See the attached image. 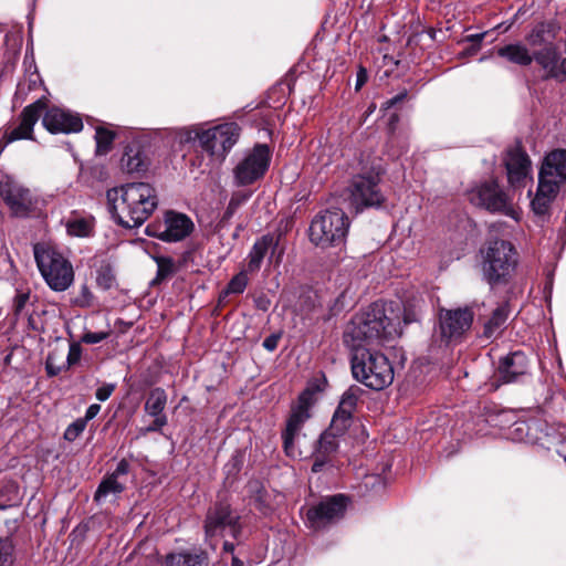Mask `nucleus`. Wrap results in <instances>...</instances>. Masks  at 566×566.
I'll return each instance as SVG.
<instances>
[{
	"label": "nucleus",
	"instance_id": "nucleus-26",
	"mask_svg": "<svg viewBox=\"0 0 566 566\" xmlns=\"http://www.w3.org/2000/svg\"><path fill=\"white\" fill-rule=\"evenodd\" d=\"M509 313L510 311L506 304L497 306L493 311L490 319L485 323L483 335L486 338H496L500 336L507 321Z\"/></svg>",
	"mask_w": 566,
	"mask_h": 566
},
{
	"label": "nucleus",
	"instance_id": "nucleus-20",
	"mask_svg": "<svg viewBox=\"0 0 566 566\" xmlns=\"http://www.w3.org/2000/svg\"><path fill=\"white\" fill-rule=\"evenodd\" d=\"M167 405V394L163 388L153 389L145 402V411L154 417V421L145 429L146 432H154L161 430L167 424V417L164 410Z\"/></svg>",
	"mask_w": 566,
	"mask_h": 566
},
{
	"label": "nucleus",
	"instance_id": "nucleus-52",
	"mask_svg": "<svg viewBox=\"0 0 566 566\" xmlns=\"http://www.w3.org/2000/svg\"><path fill=\"white\" fill-rule=\"evenodd\" d=\"M101 410V406L97 405V403H93L87 409H86V412H85V417L84 418H81L82 420H85V423H87V421L92 420L93 418H95L97 416V413L99 412Z\"/></svg>",
	"mask_w": 566,
	"mask_h": 566
},
{
	"label": "nucleus",
	"instance_id": "nucleus-57",
	"mask_svg": "<svg viewBox=\"0 0 566 566\" xmlns=\"http://www.w3.org/2000/svg\"><path fill=\"white\" fill-rule=\"evenodd\" d=\"M223 548H224V551H227V552H233V549H234V545H233L232 543L224 542V544H223Z\"/></svg>",
	"mask_w": 566,
	"mask_h": 566
},
{
	"label": "nucleus",
	"instance_id": "nucleus-19",
	"mask_svg": "<svg viewBox=\"0 0 566 566\" xmlns=\"http://www.w3.org/2000/svg\"><path fill=\"white\" fill-rule=\"evenodd\" d=\"M509 182L513 187L525 185L532 169L528 155L520 147H514L507 151L505 158Z\"/></svg>",
	"mask_w": 566,
	"mask_h": 566
},
{
	"label": "nucleus",
	"instance_id": "nucleus-30",
	"mask_svg": "<svg viewBox=\"0 0 566 566\" xmlns=\"http://www.w3.org/2000/svg\"><path fill=\"white\" fill-rule=\"evenodd\" d=\"M363 394H364V389H361L359 386H356V385L350 386L342 395L337 410L342 411L343 413L353 416V413L356 410L357 402Z\"/></svg>",
	"mask_w": 566,
	"mask_h": 566
},
{
	"label": "nucleus",
	"instance_id": "nucleus-43",
	"mask_svg": "<svg viewBox=\"0 0 566 566\" xmlns=\"http://www.w3.org/2000/svg\"><path fill=\"white\" fill-rule=\"evenodd\" d=\"M528 43L532 46H538L548 44V42L545 39V30L544 27L536 28L532 31V33L527 38Z\"/></svg>",
	"mask_w": 566,
	"mask_h": 566
},
{
	"label": "nucleus",
	"instance_id": "nucleus-25",
	"mask_svg": "<svg viewBox=\"0 0 566 566\" xmlns=\"http://www.w3.org/2000/svg\"><path fill=\"white\" fill-rule=\"evenodd\" d=\"M120 167L128 174L146 170L147 163L138 146H127L120 158Z\"/></svg>",
	"mask_w": 566,
	"mask_h": 566
},
{
	"label": "nucleus",
	"instance_id": "nucleus-21",
	"mask_svg": "<svg viewBox=\"0 0 566 566\" xmlns=\"http://www.w3.org/2000/svg\"><path fill=\"white\" fill-rule=\"evenodd\" d=\"M528 370V360L524 353L514 352L501 359L497 369L499 379L502 382L517 381Z\"/></svg>",
	"mask_w": 566,
	"mask_h": 566
},
{
	"label": "nucleus",
	"instance_id": "nucleus-23",
	"mask_svg": "<svg viewBox=\"0 0 566 566\" xmlns=\"http://www.w3.org/2000/svg\"><path fill=\"white\" fill-rule=\"evenodd\" d=\"M338 450L337 437L332 436L331 432L324 431L318 441L316 442L315 449L312 453L314 459L312 471L318 473L323 468L331 461V458Z\"/></svg>",
	"mask_w": 566,
	"mask_h": 566
},
{
	"label": "nucleus",
	"instance_id": "nucleus-34",
	"mask_svg": "<svg viewBox=\"0 0 566 566\" xmlns=\"http://www.w3.org/2000/svg\"><path fill=\"white\" fill-rule=\"evenodd\" d=\"M93 223L85 218H73L66 222L67 233L75 237H88L92 232Z\"/></svg>",
	"mask_w": 566,
	"mask_h": 566
},
{
	"label": "nucleus",
	"instance_id": "nucleus-24",
	"mask_svg": "<svg viewBox=\"0 0 566 566\" xmlns=\"http://www.w3.org/2000/svg\"><path fill=\"white\" fill-rule=\"evenodd\" d=\"M497 54L511 63L527 66L533 62V55L522 43H511L497 49Z\"/></svg>",
	"mask_w": 566,
	"mask_h": 566
},
{
	"label": "nucleus",
	"instance_id": "nucleus-49",
	"mask_svg": "<svg viewBox=\"0 0 566 566\" xmlns=\"http://www.w3.org/2000/svg\"><path fill=\"white\" fill-rule=\"evenodd\" d=\"M129 468H130L129 462L126 459H122L118 462L114 472L111 473V475H113L119 480L120 476L126 475L129 472Z\"/></svg>",
	"mask_w": 566,
	"mask_h": 566
},
{
	"label": "nucleus",
	"instance_id": "nucleus-41",
	"mask_svg": "<svg viewBox=\"0 0 566 566\" xmlns=\"http://www.w3.org/2000/svg\"><path fill=\"white\" fill-rule=\"evenodd\" d=\"M13 546L8 539H0V566H10L12 564Z\"/></svg>",
	"mask_w": 566,
	"mask_h": 566
},
{
	"label": "nucleus",
	"instance_id": "nucleus-3",
	"mask_svg": "<svg viewBox=\"0 0 566 566\" xmlns=\"http://www.w3.org/2000/svg\"><path fill=\"white\" fill-rule=\"evenodd\" d=\"M480 253L483 280L491 286L506 284L517 265L513 244L505 240L489 241Z\"/></svg>",
	"mask_w": 566,
	"mask_h": 566
},
{
	"label": "nucleus",
	"instance_id": "nucleus-55",
	"mask_svg": "<svg viewBox=\"0 0 566 566\" xmlns=\"http://www.w3.org/2000/svg\"><path fill=\"white\" fill-rule=\"evenodd\" d=\"M80 352L76 347L72 346L67 355V364L72 365L78 360Z\"/></svg>",
	"mask_w": 566,
	"mask_h": 566
},
{
	"label": "nucleus",
	"instance_id": "nucleus-22",
	"mask_svg": "<svg viewBox=\"0 0 566 566\" xmlns=\"http://www.w3.org/2000/svg\"><path fill=\"white\" fill-rule=\"evenodd\" d=\"M559 191L551 185L538 181L536 193L531 201L532 211L537 218V222L544 223L549 219L552 205Z\"/></svg>",
	"mask_w": 566,
	"mask_h": 566
},
{
	"label": "nucleus",
	"instance_id": "nucleus-51",
	"mask_svg": "<svg viewBox=\"0 0 566 566\" xmlns=\"http://www.w3.org/2000/svg\"><path fill=\"white\" fill-rule=\"evenodd\" d=\"M407 94H408L407 90H403L402 92H400L396 96L389 98L388 101H386L384 103L385 108H390V107L397 105L398 103H401L402 101H405L407 98Z\"/></svg>",
	"mask_w": 566,
	"mask_h": 566
},
{
	"label": "nucleus",
	"instance_id": "nucleus-53",
	"mask_svg": "<svg viewBox=\"0 0 566 566\" xmlns=\"http://www.w3.org/2000/svg\"><path fill=\"white\" fill-rule=\"evenodd\" d=\"M566 76V59L557 60L556 75L555 78H563Z\"/></svg>",
	"mask_w": 566,
	"mask_h": 566
},
{
	"label": "nucleus",
	"instance_id": "nucleus-10",
	"mask_svg": "<svg viewBox=\"0 0 566 566\" xmlns=\"http://www.w3.org/2000/svg\"><path fill=\"white\" fill-rule=\"evenodd\" d=\"M205 531L209 538L226 535L235 538L241 531L239 515L228 504H216L207 513Z\"/></svg>",
	"mask_w": 566,
	"mask_h": 566
},
{
	"label": "nucleus",
	"instance_id": "nucleus-48",
	"mask_svg": "<svg viewBox=\"0 0 566 566\" xmlns=\"http://www.w3.org/2000/svg\"><path fill=\"white\" fill-rule=\"evenodd\" d=\"M281 338V334H271L263 340V347L273 352L277 348L279 340Z\"/></svg>",
	"mask_w": 566,
	"mask_h": 566
},
{
	"label": "nucleus",
	"instance_id": "nucleus-27",
	"mask_svg": "<svg viewBox=\"0 0 566 566\" xmlns=\"http://www.w3.org/2000/svg\"><path fill=\"white\" fill-rule=\"evenodd\" d=\"M273 244V238L270 235H263L256 240L248 255V271L256 272L261 268L262 261L266 255L269 249Z\"/></svg>",
	"mask_w": 566,
	"mask_h": 566
},
{
	"label": "nucleus",
	"instance_id": "nucleus-56",
	"mask_svg": "<svg viewBox=\"0 0 566 566\" xmlns=\"http://www.w3.org/2000/svg\"><path fill=\"white\" fill-rule=\"evenodd\" d=\"M484 35H485L484 33L471 34V35L467 36V40L472 43L480 44V42L483 40Z\"/></svg>",
	"mask_w": 566,
	"mask_h": 566
},
{
	"label": "nucleus",
	"instance_id": "nucleus-39",
	"mask_svg": "<svg viewBox=\"0 0 566 566\" xmlns=\"http://www.w3.org/2000/svg\"><path fill=\"white\" fill-rule=\"evenodd\" d=\"M156 262L158 266V280H164L174 273V261L170 258L159 256L156 259Z\"/></svg>",
	"mask_w": 566,
	"mask_h": 566
},
{
	"label": "nucleus",
	"instance_id": "nucleus-8",
	"mask_svg": "<svg viewBox=\"0 0 566 566\" xmlns=\"http://www.w3.org/2000/svg\"><path fill=\"white\" fill-rule=\"evenodd\" d=\"M312 405L313 394L310 390H305L300 395L297 402L292 407L285 430L282 432L283 448L287 457L296 458L301 455V452L294 444V440L300 436L304 423L310 419V408Z\"/></svg>",
	"mask_w": 566,
	"mask_h": 566
},
{
	"label": "nucleus",
	"instance_id": "nucleus-15",
	"mask_svg": "<svg viewBox=\"0 0 566 566\" xmlns=\"http://www.w3.org/2000/svg\"><path fill=\"white\" fill-rule=\"evenodd\" d=\"M45 108V98H39L28 105L20 115V124L3 135L2 142H4V145L20 139H33V127Z\"/></svg>",
	"mask_w": 566,
	"mask_h": 566
},
{
	"label": "nucleus",
	"instance_id": "nucleus-45",
	"mask_svg": "<svg viewBox=\"0 0 566 566\" xmlns=\"http://www.w3.org/2000/svg\"><path fill=\"white\" fill-rule=\"evenodd\" d=\"M249 488L252 492L256 493V495L254 497L256 507L259 510L263 511L266 507L265 500L263 499V493H264L263 488L258 482L251 483L249 485Z\"/></svg>",
	"mask_w": 566,
	"mask_h": 566
},
{
	"label": "nucleus",
	"instance_id": "nucleus-1",
	"mask_svg": "<svg viewBox=\"0 0 566 566\" xmlns=\"http://www.w3.org/2000/svg\"><path fill=\"white\" fill-rule=\"evenodd\" d=\"M418 319L416 311L390 302L373 303L366 311L353 316L347 324L343 342L352 353V373L356 380L374 390H381L394 381V367L389 359L370 347L382 346L401 335V322L409 324Z\"/></svg>",
	"mask_w": 566,
	"mask_h": 566
},
{
	"label": "nucleus",
	"instance_id": "nucleus-35",
	"mask_svg": "<svg viewBox=\"0 0 566 566\" xmlns=\"http://www.w3.org/2000/svg\"><path fill=\"white\" fill-rule=\"evenodd\" d=\"M248 285V277L244 272L234 275L227 285L226 294H241Z\"/></svg>",
	"mask_w": 566,
	"mask_h": 566
},
{
	"label": "nucleus",
	"instance_id": "nucleus-42",
	"mask_svg": "<svg viewBox=\"0 0 566 566\" xmlns=\"http://www.w3.org/2000/svg\"><path fill=\"white\" fill-rule=\"evenodd\" d=\"M30 300L29 292H18L13 298L12 310L17 317L23 314V311Z\"/></svg>",
	"mask_w": 566,
	"mask_h": 566
},
{
	"label": "nucleus",
	"instance_id": "nucleus-50",
	"mask_svg": "<svg viewBox=\"0 0 566 566\" xmlns=\"http://www.w3.org/2000/svg\"><path fill=\"white\" fill-rule=\"evenodd\" d=\"M53 360H54L53 355L50 354L48 356L46 363H45V368H46V373L49 376H56L62 370V368L60 366L54 365Z\"/></svg>",
	"mask_w": 566,
	"mask_h": 566
},
{
	"label": "nucleus",
	"instance_id": "nucleus-37",
	"mask_svg": "<svg viewBox=\"0 0 566 566\" xmlns=\"http://www.w3.org/2000/svg\"><path fill=\"white\" fill-rule=\"evenodd\" d=\"M203 129L199 127H184L176 130V138L180 144H186L198 139L200 142V135Z\"/></svg>",
	"mask_w": 566,
	"mask_h": 566
},
{
	"label": "nucleus",
	"instance_id": "nucleus-11",
	"mask_svg": "<svg viewBox=\"0 0 566 566\" xmlns=\"http://www.w3.org/2000/svg\"><path fill=\"white\" fill-rule=\"evenodd\" d=\"M347 503L343 494L325 497L318 504L308 509L307 522L314 530L326 527L344 516Z\"/></svg>",
	"mask_w": 566,
	"mask_h": 566
},
{
	"label": "nucleus",
	"instance_id": "nucleus-7",
	"mask_svg": "<svg viewBox=\"0 0 566 566\" xmlns=\"http://www.w3.org/2000/svg\"><path fill=\"white\" fill-rule=\"evenodd\" d=\"M271 150L265 144H258L233 169L238 186H248L262 178L269 168Z\"/></svg>",
	"mask_w": 566,
	"mask_h": 566
},
{
	"label": "nucleus",
	"instance_id": "nucleus-58",
	"mask_svg": "<svg viewBox=\"0 0 566 566\" xmlns=\"http://www.w3.org/2000/svg\"><path fill=\"white\" fill-rule=\"evenodd\" d=\"M231 566H243V563L239 558L233 557Z\"/></svg>",
	"mask_w": 566,
	"mask_h": 566
},
{
	"label": "nucleus",
	"instance_id": "nucleus-28",
	"mask_svg": "<svg viewBox=\"0 0 566 566\" xmlns=\"http://www.w3.org/2000/svg\"><path fill=\"white\" fill-rule=\"evenodd\" d=\"M532 55L533 60L543 67L548 76L554 77V75H556L558 53L557 49L551 42Z\"/></svg>",
	"mask_w": 566,
	"mask_h": 566
},
{
	"label": "nucleus",
	"instance_id": "nucleus-36",
	"mask_svg": "<svg viewBox=\"0 0 566 566\" xmlns=\"http://www.w3.org/2000/svg\"><path fill=\"white\" fill-rule=\"evenodd\" d=\"M93 293L86 284L81 285L77 295L72 300V304L82 308L93 305Z\"/></svg>",
	"mask_w": 566,
	"mask_h": 566
},
{
	"label": "nucleus",
	"instance_id": "nucleus-33",
	"mask_svg": "<svg viewBox=\"0 0 566 566\" xmlns=\"http://www.w3.org/2000/svg\"><path fill=\"white\" fill-rule=\"evenodd\" d=\"M353 416L343 413L342 411L337 410L334 412V416L332 418L331 426L326 432H331L332 436L339 437L344 434L347 429L350 426Z\"/></svg>",
	"mask_w": 566,
	"mask_h": 566
},
{
	"label": "nucleus",
	"instance_id": "nucleus-14",
	"mask_svg": "<svg viewBox=\"0 0 566 566\" xmlns=\"http://www.w3.org/2000/svg\"><path fill=\"white\" fill-rule=\"evenodd\" d=\"M473 312L469 307L442 310L440 312V332L448 340L460 338L468 332L473 322Z\"/></svg>",
	"mask_w": 566,
	"mask_h": 566
},
{
	"label": "nucleus",
	"instance_id": "nucleus-40",
	"mask_svg": "<svg viewBox=\"0 0 566 566\" xmlns=\"http://www.w3.org/2000/svg\"><path fill=\"white\" fill-rule=\"evenodd\" d=\"M86 427L85 420L81 418L72 422L64 432V439L67 441H74L84 431Z\"/></svg>",
	"mask_w": 566,
	"mask_h": 566
},
{
	"label": "nucleus",
	"instance_id": "nucleus-9",
	"mask_svg": "<svg viewBox=\"0 0 566 566\" xmlns=\"http://www.w3.org/2000/svg\"><path fill=\"white\" fill-rule=\"evenodd\" d=\"M195 229L192 220L185 213L167 211L163 224H149L146 233L164 242H179L191 234Z\"/></svg>",
	"mask_w": 566,
	"mask_h": 566
},
{
	"label": "nucleus",
	"instance_id": "nucleus-47",
	"mask_svg": "<svg viewBox=\"0 0 566 566\" xmlns=\"http://www.w3.org/2000/svg\"><path fill=\"white\" fill-rule=\"evenodd\" d=\"M245 200L247 196H232L226 210V217L230 218Z\"/></svg>",
	"mask_w": 566,
	"mask_h": 566
},
{
	"label": "nucleus",
	"instance_id": "nucleus-16",
	"mask_svg": "<svg viewBox=\"0 0 566 566\" xmlns=\"http://www.w3.org/2000/svg\"><path fill=\"white\" fill-rule=\"evenodd\" d=\"M469 200L474 206L489 211H503L507 207V196L496 181H485L469 192Z\"/></svg>",
	"mask_w": 566,
	"mask_h": 566
},
{
	"label": "nucleus",
	"instance_id": "nucleus-12",
	"mask_svg": "<svg viewBox=\"0 0 566 566\" xmlns=\"http://www.w3.org/2000/svg\"><path fill=\"white\" fill-rule=\"evenodd\" d=\"M0 195L15 216H27L38 202L29 188L9 177L1 181Z\"/></svg>",
	"mask_w": 566,
	"mask_h": 566
},
{
	"label": "nucleus",
	"instance_id": "nucleus-46",
	"mask_svg": "<svg viewBox=\"0 0 566 566\" xmlns=\"http://www.w3.org/2000/svg\"><path fill=\"white\" fill-rule=\"evenodd\" d=\"M115 388H116L115 384H104L103 386H101L96 389L95 397L99 401H105L112 396Z\"/></svg>",
	"mask_w": 566,
	"mask_h": 566
},
{
	"label": "nucleus",
	"instance_id": "nucleus-38",
	"mask_svg": "<svg viewBox=\"0 0 566 566\" xmlns=\"http://www.w3.org/2000/svg\"><path fill=\"white\" fill-rule=\"evenodd\" d=\"M115 276L109 264L102 265L97 271L96 281L104 289H109L114 283Z\"/></svg>",
	"mask_w": 566,
	"mask_h": 566
},
{
	"label": "nucleus",
	"instance_id": "nucleus-44",
	"mask_svg": "<svg viewBox=\"0 0 566 566\" xmlns=\"http://www.w3.org/2000/svg\"><path fill=\"white\" fill-rule=\"evenodd\" d=\"M109 336V332H86L81 340L85 344H97Z\"/></svg>",
	"mask_w": 566,
	"mask_h": 566
},
{
	"label": "nucleus",
	"instance_id": "nucleus-5",
	"mask_svg": "<svg viewBox=\"0 0 566 566\" xmlns=\"http://www.w3.org/2000/svg\"><path fill=\"white\" fill-rule=\"evenodd\" d=\"M349 221L338 208L317 214L310 226V240L322 248L340 244L347 234Z\"/></svg>",
	"mask_w": 566,
	"mask_h": 566
},
{
	"label": "nucleus",
	"instance_id": "nucleus-13",
	"mask_svg": "<svg viewBox=\"0 0 566 566\" xmlns=\"http://www.w3.org/2000/svg\"><path fill=\"white\" fill-rule=\"evenodd\" d=\"M378 175H358L350 185V198L357 209L380 206L384 197L378 188Z\"/></svg>",
	"mask_w": 566,
	"mask_h": 566
},
{
	"label": "nucleus",
	"instance_id": "nucleus-54",
	"mask_svg": "<svg viewBox=\"0 0 566 566\" xmlns=\"http://www.w3.org/2000/svg\"><path fill=\"white\" fill-rule=\"evenodd\" d=\"M367 81V72L360 69L357 73L356 90H359Z\"/></svg>",
	"mask_w": 566,
	"mask_h": 566
},
{
	"label": "nucleus",
	"instance_id": "nucleus-31",
	"mask_svg": "<svg viewBox=\"0 0 566 566\" xmlns=\"http://www.w3.org/2000/svg\"><path fill=\"white\" fill-rule=\"evenodd\" d=\"M125 490L124 483L119 482V480L113 475L105 476L99 483L95 494L94 500L96 502H101L109 494H119Z\"/></svg>",
	"mask_w": 566,
	"mask_h": 566
},
{
	"label": "nucleus",
	"instance_id": "nucleus-29",
	"mask_svg": "<svg viewBox=\"0 0 566 566\" xmlns=\"http://www.w3.org/2000/svg\"><path fill=\"white\" fill-rule=\"evenodd\" d=\"M167 566H208L203 553H175L167 556Z\"/></svg>",
	"mask_w": 566,
	"mask_h": 566
},
{
	"label": "nucleus",
	"instance_id": "nucleus-17",
	"mask_svg": "<svg viewBox=\"0 0 566 566\" xmlns=\"http://www.w3.org/2000/svg\"><path fill=\"white\" fill-rule=\"evenodd\" d=\"M538 181L558 190L566 187V149H555L545 156L538 174Z\"/></svg>",
	"mask_w": 566,
	"mask_h": 566
},
{
	"label": "nucleus",
	"instance_id": "nucleus-18",
	"mask_svg": "<svg viewBox=\"0 0 566 566\" xmlns=\"http://www.w3.org/2000/svg\"><path fill=\"white\" fill-rule=\"evenodd\" d=\"M43 126L53 134L77 133L82 130V119L64 109L52 107L45 112L42 118Z\"/></svg>",
	"mask_w": 566,
	"mask_h": 566
},
{
	"label": "nucleus",
	"instance_id": "nucleus-32",
	"mask_svg": "<svg viewBox=\"0 0 566 566\" xmlns=\"http://www.w3.org/2000/svg\"><path fill=\"white\" fill-rule=\"evenodd\" d=\"M116 134L105 127L98 126L95 130L96 154L106 155L112 149Z\"/></svg>",
	"mask_w": 566,
	"mask_h": 566
},
{
	"label": "nucleus",
	"instance_id": "nucleus-6",
	"mask_svg": "<svg viewBox=\"0 0 566 566\" xmlns=\"http://www.w3.org/2000/svg\"><path fill=\"white\" fill-rule=\"evenodd\" d=\"M240 136L235 123H226L205 129L200 135V147L216 161L222 163Z\"/></svg>",
	"mask_w": 566,
	"mask_h": 566
},
{
	"label": "nucleus",
	"instance_id": "nucleus-2",
	"mask_svg": "<svg viewBox=\"0 0 566 566\" xmlns=\"http://www.w3.org/2000/svg\"><path fill=\"white\" fill-rule=\"evenodd\" d=\"M108 210L114 221L123 228L140 227L156 210L158 197L147 182H130L106 192Z\"/></svg>",
	"mask_w": 566,
	"mask_h": 566
},
{
	"label": "nucleus",
	"instance_id": "nucleus-59",
	"mask_svg": "<svg viewBox=\"0 0 566 566\" xmlns=\"http://www.w3.org/2000/svg\"><path fill=\"white\" fill-rule=\"evenodd\" d=\"M268 303H269L268 301L260 302L259 307L262 308L263 311H266L268 310Z\"/></svg>",
	"mask_w": 566,
	"mask_h": 566
},
{
	"label": "nucleus",
	"instance_id": "nucleus-4",
	"mask_svg": "<svg viewBox=\"0 0 566 566\" xmlns=\"http://www.w3.org/2000/svg\"><path fill=\"white\" fill-rule=\"evenodd\" d=\"M34 258L44 281L53 291L63 292L72 285L74 281L73 266L53 247L35 244Z\"/></svg>",
	"mask_w": 566,
	"mask_h": 566
}]
</instances>
